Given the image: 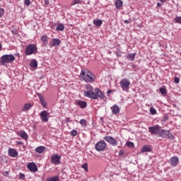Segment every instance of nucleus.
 Here are the masks:
<instances>
[{"mask_svg": "<svg viewBox=\"0 0 181 181\" xmlns=\"http://www.w3.org/2000/svg\"><path fill=\"white\" fill-rule=\"evenodd\" d=\"M17 135L18 136H21V138H23V139L27 140L28 138V134L26 132H25L24 131L18 132Z\"/></svg>", "mask_w": 181, "mask_h": 181, "instance_id": "20", "label": "nucleus"}, {"mask_svg": "<svg viewBox=\"0 0 181 181\" xmlns=\"http://www.w3.org/2000/svg\"><path fill=\"white\" fill-rule=\"evenodd\" d=\"M5 15V10L4 8H0V18H2Z\"/></svg>", "mask_w": 181, "mask_h": 181, "instance_id": "37", "label": "nucleus"}, {"mask_svg": "<svg viewBox=\"0 0 181 181\" xmlns=\"http://www.w3.org/2000/svg\"><path fill=\"white\" fill-rule=\"evenodd\" d=\"M104 141H106V142H108L112 145V146H117L118 145V141L117 139H114V137L111 136H105L103 137Z\"/></svg>", "mask_w": 181, "mask_h": 181, "instance_id": "8", "label": "nucleus"}, {"mask_svg": "<svg viewBox=\"0 0 181 181\" xmlns=\"http://www.w3.org/2000/svg\"><path fill=\"white\" fill-rule=\"evenodd\" d=\"M95 97L96 98H92V100H98V98H100V100H104L105 98L104 93H103V91H101V90H100L98 88H95Z\"/></svg>", "mask_w": 181, "mask_h": 181, "instance_id": "9", "label": "nucleus"}, {"mask_svg": "<svg viewBox=\"0 0 181 181\" xmlns=\"http://www.w3.org/2000/svg\"><path fill=\"white\" fill-rule=\"evenodd\" d=\"M119 84L123 91L129 90V86H131V81L128 78H123L120 81Z\"/></svg>", "mask_w": 181, "mask_h": 181, "instance_id": "7", "label": "nucleus"}, {"mask_svg": "<svg viewBox=\"0 0 181 181\" xmlns=\"http://www.w3.org/2000/svg\"><path fill=\"white\" fill-rule=\"evenodd\" d=\"M6 175H9V173L8 171L5 172Z\"/></svg>", "mask_w": 181, "mask_h": 181, "instance_id": "51", "label": "nucleus"}, {"mask_svg": "<svg viewBox=\"0 0 181 181\" xmlns=\"http://www.w3.org/2000/svg\"><path fill=\"white\" fill-rule=\"evenodd\" d=\"M24 4L26 6H29L30 5V0H24Z\"/></svg>", "mask_w": 181, "mask_h": 181, "instance_id": "40", "label": "nucleus"}, {"mask_svg": "<svg viewBox=\"0 0 181 181\" xmlns=\"http://www.w3.org/2000/svg\"><path fill=\"white\" fill-rule=\"evenodd\" d=\"M157 6H158V8H160V6H162V4L160 3H158Z\"/></svg>", "mask_w": 181, "mask_h": 181, "instance_id": "45", "label": "nucleus"}, {"mask_svg": "<svg viewBox=\"0 0 181 181\" xmlns=\"http://www.w3.org/2000/svg\"><path fill=\"white\" fill-rule=\"evenodd\" d=\"M124 23H131V20H125L124 21Z\"/></svg>", "mask_w": 181, "mask_h": 181, "instance_id": "43", "label": "nucleus"}, {"mask_svg": "<svg viewBox=\"0 0 181 181\" xmlns=\"http://www.w3.org/2000/svg\"><path fill=\"white\" fill-rule=\"evenodd\" d=\"M64 29H65L64 24H63V23L58 24V25L56 28V30H57V31H59V30L63 31V30H64Z\"/></svg>", "mask_w": 181, "mask_h": 181, "instance_id": "28", "label": "nucleus"}, {"mask_svg": "<svg viewBox=\"0 0 181 181\" xmlns=\"http://www.w3.org/2000/svg\"><path fill=\"white\" fill-rule=\"evenodd\" d=\"M36 52H37V47H36V45L34 44H30L27 45L25 49V53L26 56L35 54Z\"/></svg>", "mask_w": 181, "mask_h": 181, "instance_id": "5", "label": "nucleus"}, {"mask_svg": "<svg viewBox=\"0 0 181 181\" xmlns=\"http://www.w3.org/2000/svg\"><path fill=\"white\" fill-rule=\"evenodd\" d=\"M45 4L49 5V0H45Z\"/></svg>", "mask_w": 181, "mask_h": 181, "instance_id": "44", "label": "nucleus"}, {"mask_svg": "<svg viewBox=\"0 0 181 181\" xmlns=\"http://www.w3.org/2000/svg\"><path fill=\"white\" fill-rule=\"evenodd\" d=\"M179 81H180V79L178 77H175V78H174V82H175L176 84H179Z\"/></svg>", "mask_w": 181, "mask_h": 181, "instance_id": "41", "label": "nucleus"}, {"mask_svg": "<svg viewBox=\"0 0 181 181\" xmlns=\"http://www.w3.org/2000/svg\"><path fill=\"white\" fill-rule=\"evenodd\" d=\"M150 112H151V115H155L156 114V110L154 109L153 107H150Z\"/></svg>", "mask_w": 181, "mask_h": 181, "instance_id": "34", "label": "nucleus"}, {"mask_svg": "<svg viewBox=\"0 0 181 181\" xmlns=\"http://www.w3.org/2000/svg\"><path fill=\"white\" fill-rule=\"evenodd\" d=\"M27 168L28 170H30V172H33V173L37 172V165H36V163H29L27 165Z\"/></svg>", "mask_w": 181, "mask_h": 181, "instance_id": "12", "label": "nucleus"}, {"mask_svg": "<svg viewBox=\"0 0 181 181\" xmlns=\"http://www.w3.org/2000/svg\"><path fill=\"white\" fill-rule=\"evenodd\" d=\"M16 57L13 54H4L0 57L1 66H6L9 63H13L16 60Z\"/></svg>", "mask_w": 181, "mask_h": 181, "instance_id": "3", "label": "nucleus"}, {"mask_svg": "<svg viewBox=\"0 0 181 181\" xmlns=\"http://www.w3.org/2000/svg\"><path fill=\"white\" fill-rule=\"evenodd\" d=\"M119 156H124V151L120 150V151H119Z\"/></svg>", "mask_w": 181, "mask_h": 181, "instance_id": "42", "label": "nucleus"}, {"mask_svg": "<svg viewBox=\"0 0 181 181\" xmlns=\"http://www.w3.org/2000/svg\"><path fill=\"white\" fill-rule=\"evenodd\" d=\"M148 132L151 135L160 136V138L171 140L175 139V136H173V134H172L170 130L160 129V126L158 124L148 127Z\"/></svg>", "mask_w": 181, "mask_h": 181, "instance_id": "1", "label": "nucleus"}, {"mask_svg": "<svg viewBox=\"0 0 181 181\" xmlns=\"http://www.w3.org/2000/svg\"><path fill=\"white\" fill-rule=\"evenodd\" d=\"M110 110H112V112L114 115H117V114H119V107L117 105H114L110 107Z\"/></svg>", "mask_w": 181, "mask_h": 181, "instance_id": "17", "label": "nucleus"}, {"mask_svg": "<svg viewBox=\"0 0 181 181\" xmlns=\"http://www.w3.org/2000/svg\"><path fill=\"white\" fill-rule=\"evenodd\" d=\"M80 77L86 83H94L95 81V76L91 71H88V69H82Z\"/></svg>", "mask_w": 181, "mask_h": 181, "instance_id": "2", "label": "nucleus"}, {"mask_svg": "<svg viewBox=\"0 0 181 181\" xmlns=\"http://www.w3.org/2000/svg\"><path fill=\"white\" fill-rule=\"evenodd\" d=\"M77 134L78 132H77V130L76 129H74L71 132V136H77Z\"/></svg>", "mask_w": 181, "mask_h": 181, "instance_id": "36", "label": "nucleus"}, {"mask_svg": "<svg viewBox=\"0 0 181 181\" xmlns=\"http://www.w3.org/2000/svg\"><path fill=\"white\" fill-rule=\"evenodd\" d=\"M115 6L117 9H120V8H122V1L117 0L115 2Z\"/></svg>", "mask_w": 181, "mask_h": 181, "instance_id": "27", "label": "nucleus"}, {"mask_svg": "<svg viewBox=\"0 0 181 181\" xmlns=\"http://www.w3.org/2000/svg\"><path fill=\"white\" fill-rule=\"evenodd\" d=\"M126 146H128L129 148H134V142H132V141H127L126 143Z\"/></svg>", "mask_w": 181, "mask_h": 181, "instance_id": "32", "label": "nucleus"}, {"mask_svg": "<svg viewBox=\"0 0 181 181\" xmlns=\"http://www.w3.org/2000/svg\"><path fill=\"white\" fill-rule=\"evenodd\" d=\"M1 50H2V45H1V43H0V52H1Z\"/></svg>", "mask_w": 181, "mask_h": 181, "instance_id": "49", "label": "nucleus"}, {"mask_svg": "<svg viewBox=\"0 0 181 181\" xmlns=\"http://www.w3.org/2000/svg\"><path fill=\"white\" fill-rule=\"evenodd\" d=\"M81 168L84 169L86 172H88V164L87 163H85L84 164L82 165Z\"/></svg>", "mask_w": 181, "mask_h": 181, "instance_id": "31", "label": "nucleus"}, {"mask_svg": "<svg viewBox=\"0 0 181 181\" xmlns=\"http://www.w3.org/2000/svg\"><path fill=\"white\" fill-rule=\"evenodd\" d=\"M35 152H37V153H43L45 152V151H46V147L43 146H40L37 147L35 149Z\"/></svg>", "mask_w": 181, "mask_h": 181, "instance_id": "21", "label": "nucleus"}, {"mask_svg": "<svg viewBox=\"0 0 181 181\" xmlns=\"http://www.w3.org/2000/svg\"><path fill=\"white\" fill-rule=\"evenodd\" d=\"M18 145H22V141H17Z\"/></svg>", "mask_w": 181, "mask_h": 181, "instance_id": "47", "label": "nucleus"}, {"mask_svg": "<svg viewBox=\"0 0 181 181\" xmlns=\"http://www.w3.org/2000/svg\"><path fill=\"white\" fill-rule=\"evenodd\" d=\"M117 56H119V57H121V56H122L121 52H119V53H117Z\"/></svg>", "mask_w": 181, "mask_h": 181, "instance_id": "46", "label": "nucleus"}, {"mask_svg": "<svg viewBox=\"0 0 181 181\" xmlns=\"http://www.w3.org/2000/svg\"><path fill=\"white\" fill-rule=\"evenodd\" d=\"M75 104L76 105H78V107L82 109H84L87 107V102L80 100H76Z\"/></svg>", "mask_w": 181, "mask_h": 181, "instance_id": "15", "label": "nucleus"}, {"mask_svg": "<svg viewBox=\"0 0 181 181\" xmlns=\"http://www.w3.org/2000/svg\"><path fill=\"white\" fill-rule=\"evenodd\" d=\"M37 97L39 98V100L40 101L41 105L44 107V108H47V103H46V100H45V96L40 93H37Z\"/></svg>", "mask_w": 181, "mask_h": 181, "instance_id": "14", "label": "nucleus"}, {"mask_svg": "<svg viewBox=\"0 0 181 181\" xmlns=\"http://www.w3.org/2000/svg\"><path fill=\"white\" fill-rule=\"evenodd\" d=\"M25 174H23V173H21L19 174V179H21L22 180H25Z\"/></svg>", "mask_w": 181, "mask_h": 181, "instance_id": "38", "label": "nucleus"}, {"mask_svg": "<svg viewBox=\"0 0 181 181\" xmlns=\"http://www.w3.org/2000/svg\"><path fill=\"white\" fill-rule=\"evenodd\" d=\"M93 24L95 25V26H97V28H100V26L103 25V21L100 19L94 20Z\"/></svg>", "mask_w": 181, "mask_h": 181, "instance_id": "24", "label": "nucleus"}, {"mask_svg": "<svg viewBox=\"0 0 181 181\" xmlns=\"http://www.w3.org/2000/svg\"><path fill=\"white\" fill-rule=\"evenodd\" d=\"M49 115H50V113L47 112V111L46 110L42 111L40 113L41 121H42V122H47V121H49Z\"/></svg>", "mask_w": 181, "mask_h": 181, "instance_id": "10", "label": "nucleus"}, {"mask_svg": "<svg viewBox=\"0 0 181 181\" xmlns=\"http://www.w3.org/2000/svg\"><path fill=\"white\" fill-rule=\"evenodd\" d=\"M62 41L57 38H53L51 42H49V47H54L56 46H60Z\"/></svg>", "mask_w": 181, "mask_h": 181, "instance_id": "13", "label": "nucleus"}, {"mask_svg": "<svg viewBox=\"0 0 181 181\" xmlns=\"http://www.w3.org/2000/svg\"><path fill=\"white\" fill-rule=\"evenodd\" d=\"M47 181H60V177H59V176L57 175L54 177H49L47 178Z\"/></svg>", "mask_w": 181, "mask_h": 181, "instance_id": "26", "label": "nucleus"}, {"mask_svg": "<svg viewBox=\"0 0 181 181\" xmlns=\"http://www.w3.org/2000/svg\"><path fill=\"white\" fill-rule=\"evenodd\" d=\"M166 119H168V117H165Z\"/></svg>", "mask_w": 181, "mask_h": 181, "instance_id": "52", "label": "nucleus"}, {"mask_svg": "<svg viewBox=\"0 0 181 181\" xmlns=\"http://www.w3.org/2000/svg\"><path fill=\"white\" fill-rule=\"evenodd\" d=\"M41 40H42V42H43V43H47V42H48L47 35H42L41 37Z\"/></svg>", "mask_w": 181, "mask_h": 181, "instance_id": "30", "label": "nucleus"}, {"mask_svg": "<svg viewBox=\"0 0 181 181\" xmlns=\"http://www.w3.org/2000/svg\"><path fill=\"white\" fill-rule=\"evenodd\" d=\"M175 21V23H180V25H181V16H176Z\"/></svg>", "mask_w": 181, "mask_h": 181, "instance_id": "33", "label": "nucleus"}, {"mask_svg": "<svg viewBox=\"0 0 181 181\" xmlns=\"http://www.w3.org/2000/svg\"><path fill=\"white\" fill-rule=\"evenodd\" d=\"M160 93L163 95H165L166 94V89H165L164 88H160Z\"/></svg>", "mask_w": 181, "mask_h": 181, "instance_id": "35", "label": "nucleus"}, {"mask_svg": "<svg viewBox=\"0 0 181 181\" xmlns=\"http://www.w3.org/2000/svg\"><path fill=\"white\" fill-rule=\"evenodd\" d=\"M166 119H168V117H165Z\"/></svg>", "mask_w": 181, "mask_h": 181, "instance_id": "53", "label": "nucleus"}, {"mask_svg": "<svg viewBox=\"0 0 181 181\" xmlns=\"http://www.w3.org/2000/svg\"><path fill=\"white\" fill-rule=\"evenodd\" d=\"M170 163L171 166H177V163H179V158L176 156H173L170 159Z\"/></svg>", "mask_w": 181, "mask_h": 181, "instance_id": "16", "label": "nucleus"}, {"mask_svg": "<svg viewBox=\"0 0 181 181\" xmlns=\"http://www.w3.org/2000/svg\"><path fill=\"white\" fill-rule=\"evenodd\" d=\"M86 90L83 91V95L84 97H87L88 98H96L97 97L95 96V89L94 90V88L91 86V85L88 84L86 86Z\"/></svg>", "mask_w": 181, "mask_h": 181, "instance_id": "4", "label": "nucleus"}, {"mask_svg": "<svg viewBox=\"0 0 181 181\" xmlns=\"http://www.w3.org/2000/svg\"><path fill=\"white\" fill-rule=\"evenodd\" d=\"M33 105L30 103H25L22 107L21 110L23 112L29 111L32 108Z\"/></svg>", "mask_w": 181, "mask_h": 181, "instance_id": "19", "label": "nucleus"}, {"mask_svg": "<svg viewBox=\"0 0 181 181\" xmlns=\"http://www.w3.org/2000/svg\"><path fill=\"white\" fill-rule=\"evenodd\" d=\"M107 148V143L104 141V140H100L95 145V149L98 152H103L105 151V148Z\"/></svg>", "mask_w": 181, "mask_h": 181, "instance_id": "6", "label": "nucleus"}, {"mask_svg": "<svg viewBox=\"0 0 181 181\" xmlns=\"http://www.w3.org/2000/svg\"><path fill=\"white\" fill-rule=\"evenodd\" d=\"M136 55V54H135V53L129 54L127 56V59H128V60H130V62H134V60H135Z\"/></svg>", "mask_w": 181, "mask_h": 181, "instance_id": "25", "label": "nucleus"}, {"mask_svg": "<svg viewBox=\"0 0 181 181\" xmlns=\"http://www.w3.org/2000/svg\"><path fill=\"white\" fill-rule=\"evenodd\" d=\"M160 2H165L166 1V0H160Z\"/></svg>", "mask_w": 181, "mask_h": 181, "instance_id": "50", "label": "nucleus"}, {"mask_svg": "<svg viewBox=\"0 0 181 181\" xmlns=\"http://www.w3.org/2000/svg\"><path fill=\"white\" fill-rule=\"evenodd\" d=\"M60 159H62V156H59L57 154H54L51 157V163L54 165H59L61 163Z\"/></svg>", "mask_w": 181, "mask_h": 181, "instance_id": "11", "label": "nucleus"}, {"mask_svg": "<svg viewBox=\"0 0 181 181\" xmlns=\"http://www.w3.org/2000/svg\"><path fill=\"white\" fill-rule=\"evenodd\" d=\"M79 124H81V127H87V122L84 119H81L79 122Z\"/></svg>", "mask_w": 181, "mask_h": 181, "instance_id": "29", "label": "nucleus"}, {"mask_svg": "<svg viewBox=\"0 0 181 181\" xmlns=\"http://www.w3.org/2000/svg\"><path fill=\"white\" fill-rule=\"evenodd\" d=\"M8 156H11V158H16V156H18V151L14 148H9Z\"/></svg>", "mask_w": 181, "mask_h": 181, "instance_id": "18", "label": "nucleus"}, {"mask_svg": "<svg viewBox=\"0 0 181 181\" xmlns=\"http://www.w3.org/2000/svg\"><path fill=\"white\" fill-rule=\"evenodd\" d=\"M151 151H152V148H151L149 146H144L141 149L142 153H144L145 152H151Z\"/></svg>", "mask_w": 181, "mask_h": 181, "instance_id": "22", "label": "nucleus"}, {"mask_svg": "<svg viewBox=\"0 0 181 181\" xmlns=\"http://www.w3.org/2000/svg\"><path fill=\"white\" fill-rule=\"evenodd\" d=\"M30 66L32 69H37V61L33 59L30 63Z\"/></svg>", "mask_w": 181, "mask_h": 181, "instance_id": "23", "label": "nucleus"}, {"mask_svg": "<svg viewBox=\"0 0 181 181\" xmlns=\"http://www.w3.org/2000/svg\"><path fill=\"white\" fill-rule=\"evenodd\" d=\"M77 4H80V0H73L71 5H77Z\"/></svg>", "mask_w": 181, "mask_h": 181, "instance_id": "39", "label": "nucleus"}, {"mask_svg": "<svg viewBox=\"0 0 181 181\" xmlns=\"http://www.w3.org/2000/svg\"><path fill=\"white\" fill-rule=\"evenodd\" d=\"M111 93H112V90H107V94H111Z\"/></svg>", "mask_w": 181, "mask_h": 181, "instance_id": "48", "label": "nucleus"}]
</instances>
